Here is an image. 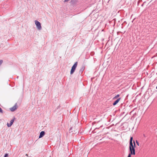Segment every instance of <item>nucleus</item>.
I'll list each match as a JSON object with an SVG mask.
<instances>
[{"mask_svg":"<svg viewBox=\"0 0 157 157\" xmlns=\"http://www.w3.org/2000/svg\"><path fill=\"white\" fill-rule=\"evenodd\" d=\"M120 95L119 94L117 95L115 97H114L113 98V99H116L117 98H118L119 96H120Z\"/></svg>","mask_w":157,"mask_h":157,"instance_id":"obj_8","label":"nucleus"},{"mask_svg":"<svg viewBox=\"0 0 157 157\" xmlns=\"http://www.w3.org/2000/svg\"><path fill=\"white\" fill-rule=\"evenodd\" d=\"M69 0H64V2H68V1H69Z\"/></svg>","mask_w":157,"mask_h":157,"instance_id":"obj_16","label":"nucleus"},{"mask_svg":"<svg viewBox=\"0 0 157 157\" xmlns=\"http://www.w3.org/2000/svg\"><path fill=\"white\" fill-rule=\"evenodd\" d=\"M97 130V128H95V129H94V132H96V131Z\"/></svg>","mask_w":157,"mask_h":157,"instance_id":"obj_17","label":"nucleus"},{"mask_svg":"<svg viewBox=\"0 0 157 157\" xmlns=\"http://www.w3.org/2000/svg\"><path fill=\"white\" fill-rule=\"evenodd\" d=\"M136 143L138 146L139 145V143L137 140L136 141Z\"/></svg>","mask_w":157,"mask_h":157,"instance_id":"obj_13","label":"nucleus"},{"mask_svg":"<svg viewBox=\"0 0 157 157\" xmlns=\"http://www.w3.org/2000/svg\"><path fill=\"white\" fill-rule=\"evenodd\" d=\"M17 109H10V111L11 112H13L15 111Z\"/></svg>","mask_w":157,"mask_h":157,"instance_id":"obj_10","label":"nucleus"},{"mask_svg":"<svg viewBox=\"0 0 157 157\" xmlns=\"http://www.w3.org/2000/svg\"><path fill=\"white\" fill-rule=\"evenodd\" d=\"M15 119V117H13V119L11 120L10 121V124H9L8 123H7V126L8 127H10L13 124Z\"/></svg>","mask_w":157,"mask_h":157,"instance_id":"obj_4","label":"nucleus"},{"mask_svg":"<svg viewBox=\"0 0 157 157\" xmlns=\"http://www.w3.org/2000/svg\"><path fill=\"white\" fill-rule=\"evenodd\" d=\"M17 107H18L17 105V103H16L11 108H17Z\"/></svg>","mask_w":157,"mask_h":157,"instance_id":"obj_9","label":"nucleus"},{"mask_svg":"<svg viewBox=\"0 0 157 157\" xmlns=\"http://www.w3.org/2000/svg\"><path fill=\"white\" fill-rule=\"evenodd\" d=\"M45 133L44 131H41L40 133L39 138H40L43 137L45 135Z\"/></svg>","mask_w":157,"mask_h":157,"instance_id":"obj_5","label":"nucleus"},{"mask_svg":"<svg viewBox=\"0 0 157 157\" xmlns=\"http://www.w3.org/2000/svg\"><path fill=\"white\" fill-rule=\"evenodd\" d=\"M156 89H157V86L156 87Z\"/></svg>","mask_w":157,"mask_h":157,"instance_id":"obj_18","label":"nucleus"},{"mask_svg":"<svg viewBox=\"0 0 157 157\" xmlns=\"http://www.w3.org/2000/svg\"><path fill=\"white\" fill-rule=\"evenodd\" d=\"M26 156L28 155L27 154H26Z\"/></svg>","mask_w":157,"mask_h":157,"instance_id":"obj_20","label":"nucleus"},{"mask_svg":"<svg viewBox=\"0 0 157 157\" xmlns=\"http://www.w3.org/2000/svg\"><path fill=\"white\" fill-rule=\"evenodd\" d=\"M3 62V60H0V66L2 64Z\"/></svg>","mask_w":157,"mask_h":157,"instance_id":"obj_12","label":"nucleus"},{"mask_svg":"<svg viewBox=\"0 0 157 157\" xmlns=\"http://www.w3.org/2000/svg\"><path fill=\"white\" fill-rule=\"evenodd\" d=\"M78 65V62H76L73 65L72 67H71V71H70V74L71 75L74 72H75L76 68L77 67Z\"/></svg>","mask_w":157,"mask_h":157,"instance_id":"obj_2","label":"nucleus"},{"mask_svg":"<svg viewBox=\"0 0 157 157\" xmlns=\"http://www.w3.org/2000/svg\"><path fill=\"white\" fill-rule=\"evenodd\" d=\"M85 68V67L84 66V65H82L81 67V69H80V70H79V73H82V72L84 70V69Z\"/></svg>","mask_w":157,"mask_h":157,"instance_id":"obj_6","label":"nucleus"},{"mask_svg":"<svg viewBox=\"0 0 157 157\" xmlns=\"http://www.w3.org/2000/svg\"><path fill=\"white\" fill-rule=\"evenodd\" d=\"M132 155V154H131L129 153L128 155V157H131V156Z\"/></svg>","mask_w":157,"mask_h":157,"instance_id":"obj_15","label":"nucleus"},{"mask_svg":"<svg viewBox=\"0 0 157 157\" xmlns=\"http://www.w3.org/2000/svg\"><path fill=\"white\" fill-rule=\"evenodd\" d=\"M35 23L36 25L37 29L39 30H41L42 27L40 23L37 20H35Z\"/></svg>","mask_w":157,"mask_h":157,"instance_id":"obj_3","label":"nucleus"},{"mask_svg":"<svg viewBox=\"0 0 157 157\" xmlns=\"http://www.w3.org/2000/svg\"><path fill=\"white\" fill-rule=\"evenodd\" d=\"M121 99V98H119L117 99L113 103V105H116L120 101Z\"/></svg>","mask_w":157,"mask_h":157,"instance_id":"obj_7","label":"nucleus"},{"mask_svg":"<svg viewBox=\"0 0 157 157\" xmlns=\"http://www.w3.org/2000/svg\"><path fill=\"white\" fill-rule=\"evenodd\" d=\"M132 140L133 137H131L130 138L129 146V149L130 151V153H129L131 154H132V155H135L136 154L135 150V143L134 141V144H133Z\"/></svg>","mask_w":157,"mask_h":157,"instance_id":"obj_1","label":"nucleus"},{"mask_svg":"<svg viewBox=\"0 0 157 157\" xmlns=\"http://www.w3.org/2000/svg\"><path fill=\"white\" fill-rule=\"evenodd\" d=\"M0 112L1 113H3V110L2 109H0Z\"/></svg>","mask_w":157,"mask_h":157,"instance_id":"obj_14","label":"nucleus"},{"mask_svg":"<svg viewBox=\"0 0 157 157\" xmlns=\"http://www.w3.org/2000/svg\"><path fill=\"white\" fill-rule=\"evenodd\" d=\"M8 157V154H6L4 155V157Z\"/></svg>","mask_w":157,"mask_h":157,"instance_id":"obj_11","label":"nucleus"},{"mask_svg":"<svg viewBox=\"0 0 157 157\" xmlns=\"http://www.w3.org/2000/svg\"><path fill=\"white\" fill-rule=\"evenodd\" d=\"M156 89H157V86L156 87Z\"/></svg>","mask_w":157,"mask_h":157,"instance_id":"obj_19","label":"nucleus"}]
</instances>
